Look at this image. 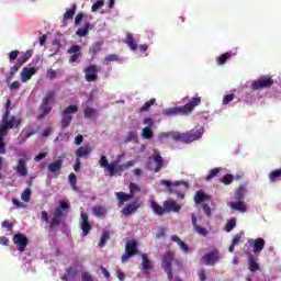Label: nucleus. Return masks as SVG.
Segmentation results:
<instances>
[{
  "mask_svg": "<svg viewBox=\"0 0 281 281\" xmlns=\"http://www.w3.org/2000/svg\"><path fill=\"white\" fill-rule=\"evenodd\" d=\"M157 103V99H150L149 101L145 102L143 106L139 108V113H146V111H150V106Z\"/></svg>",
  "mask_w": 281,
  "mask_h": 281,
  "instance_id": "c9c22d12",
  "label": "nucleus"
},
{
  "mask_svg": "<svg viewBox=\"0 0 281 281\" xmlns=\"http://www.w3.org/2000/svg\"><path fill=\"white\" fill-rule=\"evenodd\" d=\"M12 111V100L7 99L4 104V112L2 115H10V112Z\"/></svg>",
  "mask_w": 281,
  "mask_h": 281,
  "instance_id": "603ef678",
  "label": "nucleus"
},
{
  "mask_svg": "<svg viewBox=\"0 0 281 281\" xmlns=\"http://www.w3.org/2000/svg\"><path fill=\"white\" fill-rule=\"evenodd\" d=\"M171 240H172L173 243H177V245L180 247V249H181L184 254H188V251H190V246H188V244H186L183 240H181V238H179V236L172 235V236H171Z\"/></svg>",
  "mask_w": 281,
  "mask_h": 281,
  "instance_id": "a878e982",
  "label": "nucleus"
},
{
  "mask_svg": "<svg viewBox=\"0 0 281 281\" xmlns=\"http://www.w3.org/2000/svg\"><path fill=\"white\" fill-rule=\"evenodd\" d=\"M81 280L82 281H93V276H91L89 272H82Z\"/></svg>",
  "mask_w": 281,
  "mask_h": 281,
  "instance_id": "0e129e2a",
  "label": "nucleus"
},
{
  "mask_svg": "<svg viewBox=\"0 0 281 281\" xmlns=\"http://www.w3.org/2000/svg\"><path fill=\"white\" fill-rule=\"evenodd\" d=\"M16 172L20 177H27V161L23 158L18 160Z\"/></svg>",
  "mask_w": 281,
  "mask_h": 281,
  "instance_id": "4be33fe9",
  "label": "nucleus"
},
{
  "mask_svg": "<svg viewBox=\"0 0 281 281\" xmlns=\"http://www.w3.org/2000/svg\"><path fill=\"white\" fill-rule=\"evenodd\" d=\"M201 104V97L199 94H195L187 104L175 106V108H168L162 111V114L167 115L168 117L175 116V115H190Z\"/></svg>",
  "mask_w": 281,
  "mask_h": 281,
  "instance_id": "f257e3e1",
  "label": "nucleus"
},
{
  "mask_svg": "<svg viewBox=\"0 0 281 281\" xmlns=\"http://www.w3.org/2000/svg\"><path fill=\"white\" fill-rule=\"evenodd\" d=\"M92 212L94 216H98V218H102V216H106V207L102 205L93 206Z\"/></svg>",
  "mask_w": 281,
  "mask_h": 281,
  "instance_id": "473e14b6",
  "label": "nucleus"
},
{
  "mask_svg": "<svg viewBox=\"0 0 281 281\" xmlns=\"http://www.w3.org/2000/svg\"><path fill=\"white\" fill-rule=\"evenodd\" d=\"M236 201H245V188L239 187L235 193Z\"/></svg>",
  "mask_w": 281,
  "mask_h": 281,
  "instance_id": "c03bdc74",
  "label": "nucleus"
},
{
  "mask_svg": "<svg viewBox=\"0 0 281 281\" xmlns=\"http://www.w3.org/2000/svg\"><path fill=\"white\" fill-rule=\"evenodd\" d=\"M19 69H21V65L19 64H15L13 67H11L9 72L7 74V80H12V78H14V75L19 72Z\"/></svg>",
  "mask_w": 281,
  "mask_h": 281,
  "instance_id": "58836bf2",
  "label": "nucleus"
},
{
  "mask_svg": "<svg viewBox=\"0 0 281 281\" xmlns=\"http://www.w3.org/2000/svg\"><path fill=\"white\" fill-rule=\"evenodd\" d=\"M229 207H232L236 212H247V205H245V202L240 200H237V202H231Z\"/></svg>",
  "mask_w": 281,
  "mask_h": 281,
  "instance_id": "c756f323",
  "label": "nucleus"
},
{
  "mask_svg": "<svg viewBox=\"0 0 281 281\" xmlns=\"http://www.w3.org/2000/svg\"><path fill=\"white\" fill-rule=\"evenodd\" d=\"M203 201H210V195L205 194V192L201 190L196 191L194 195V203H196V205H201Z\"/></svg>",
  "mask_w": 281,
  "mask_h": 281,
  "instance_id": "7c9ffc66",
  "label": "nucleus"
},
{
  "mask_svg": "<svg viewBox=\"0 0 281 281\" xmlns=\"http://www.w3.org/2000/svg\"><path fill=\"white\" fill-rule=\"evenodd\" d=\"M19 54H21V52L19 50H12L9 53V60L10 63H13V60H16V58H19Z\"/></svg>",
  "mask_w": 281,
  "mask_h": 281,
  "instance_id": "bf43d9fd",
  "label": "nucleus"
},
{
  "mask_svg": "<svg viewBox=\"0 0 281 281\" xmlns=\"http://www.w3.org/2000/svg\"><path fill=\"white\" fill-rule=\"evenodd\" d=\"M63 168V160H55L48 165V172H58Z\"/></svg>",
  "mask_w": 281,
  "mask_h": 281,
  "instance_id": "72a5a7b5",
  "label": "nucleus"
},
{
  "mask_svg": "<svg viewBox=\"0 0 281 281\" xmlns=\"http://www.w3.org/2000/svg\"><path fill=\"white\" fill-rule=\"evenodd\" d=\"M271 87H273V79L269 75L262 76L251 83L252 91L269 89Z\"/></svg>",
  "mask_w": 281,
  "mask_h": 281,
  "instance_id": "6e6552de",
  "label": "nucleus"
},
{
  "mask_svg": "<svg viewBox=\"0 0 281 281\" xmlns=\"http://www.w3.org/2000/svg\"><path fill=\"white\" fill-rule=\"evenodd\" d=\"M221 258L218 250H212L211 252L205 254L200 259L201 265H206L207 267H214Z\"/></svg>",
  "mask_w": 281,
  "mask_h": 281,
  "instance_id": "9d476101",
  "label": "nucleus"
},
{
  "mask_svg": "<svg viewBox=\"0 0 281 281\" xmlns=\"http://www.w3.org/2000/svg\"><path fill=\"white\" fill-rule=\"evenodd\" d=\"M109 238H111V232L104 231L101 235V239L99 243L100 249H102V247H104V245H106V240H109Z\"/></svg>",
  "mask_w": 281,
  "mask_h": 281,
  "instance_id": "a19ab883",
  "label": "nucleus"
},
{
  "mask_svg": "<svg viewBox=\"0 0 281 281\" xmlns=\"http://www.w3.org/2000/svg\"><path fill=\"white\" fill-rule=\"evenodd\" d=\"M153 130L150 127L143 128L142 137L143 139H153Z\"/></svg>",
  "mask_w": 281,
  "mask_h": 281,
  "instance_id": "a18cd8bd",
  "label": "nucleus"
},
{
  "mask_svg": "<svg viewBox=\"0 0 281 281\" xmlns=\"http://www.w3.org/2000/svg\"><path fill=\"white\" fill-rule=\"evenodd\" d=\"M31 196H32V190H30V188H27L22 192L21 199H22V201H25V203H29Z\"/></svg>",
  "mask_w": 281,
  "mask_h": 281,
  "instance_id": "de8ad7c7",
  "label": "nucleus"
},
{
  "mask_svg": "<svg viewBox=\"0 0 281 281\" xmlns=\"http://www.w3.org/2000/svg\"><path fill=\"white\" fill-rule=\"evenodd\" d=\"M222 183H224V186H231V183H234V176L233 175H225L223 178H222Z\"/></svg>",
  "mask_w": 281,
  "mask_h": 281,
  "instance_id": "09e8293b",
  "label": "nucleus"
},
{
  "mask_svg": "<svg viewBox=\"0 0 281 281\" xmlns=\"http://www.w3.org/2000/svg\"><path fill=\"white\" fill-rule=\"evenodd\" d=\"M13 243L16 245V249L20 254H23L25 249H27V245L30 244V239L23 233H16L13 236Z\"/></svg>",
  "mask_w": 281,
  "mask_h": 281,
  "instance_id": "9b49d317",
  "label": "nucleus"
},
{
  "mask_svg": "<svg viewBox=\"0 0 281 281\" xmlns=\"http://www.w3.org/2000/svg\"><path fill=\"white\" fill-rule=\"evenodd\" d=\"M10 91H19V89H21V82L20 81H13L10 86H9Z\"/></svg>",
  "mask_w": 281,
  "mask_h": 281,
  "instance_id": "052dcab7",
  "label": "nucleus"
},
{
  "mask_svg": "<svg viewBox=\"0 0 281 281\" xmlns=\"http://www.w3.org/2000/svg\"><path fill=\"white\" fill-rule=\"evenodd\" d=\"M33 55H34V50L32 49H29L25 53H22V56L18 58V64L20 65V67L22 65H25V63H27V60H30Z\"/></svg>",
  "mask_w": 281,
  "mask_h": 281,
  "instance_id": "2f4dec72",
  "label": "nucleus"
},
{
  "mask_svg": "<svg viewBox=\"0 0 281 281\" xmlns=\"http://www.w3.org/2000/svg\"><path fill=\"white\" fill-rule=\"evenodd\" d=\"M58 225H60V217H56L53 215L52 220H50V224H49V229L50 232L55 228L58 227Z\"/></svg>",
  "mask_w": 281,
  "mask_h": 281,
  "instance_id": "8fccbe9b",
  "label": "nucleus"
},
{
  "mask_svg": "<svg viewBox=\"0 0 281 281\" xmlns=\"http://www.w3.org/2000/svg\"><path fill=\"white\" fill-rule=\"evenodd\" d=\"M191 223L194 227V232L199 234V236H207L209 234L207 228L196 224V214L194 213L191 214Z\"/></svg>",
  "mask_w": 281,
  "mask_h": 281,
  "instance_id": "412c9836",
  "label": "nucleus"
},
{
  "mask_svg": "<svg viewBox=\"0 0 281 281\" xmlns=\"http://www.w3.org/2000/svg\"><path fill=\"white\" fill-rule=\"evenodd\" d=\"M124 43L127 44V47H130L132 52H137V43L135 42V37H133V33L126 34Z\"/></svg>",
  "mask_w": 281,
  "mask_h": 281,
  "instance_id": "c85d7f7f",
  "label": "nucleus"
},
{
  "mask_svg": "<svg viewBox=\"0 0 281 281\" xmlns=\"http://www.w3.org/2000/svg\"><path fill=\"white\" fill-rule=\"evenodd\" d=\"M90 29H91V24L89 22H87L85 24V27H80V29L77 30L76 34H77V36L82 38V37H85L89 34Z\"/></svg>",
  "mask_w": 281,
  "mask_h": 281,
  "instance_id": "f704fd0d",
  "label": "nucleus"
},
{
  "mask_svg": "<svg viewBox=\"0 0 281 281\" xmlns=\"http://www.w3.org/2000/svg\"><path fill=\"white\" fill-rule=\"evenodd\" d=\"M133 166H135L134 160H130L123 165H117V161H114L105 167L104 172H108L109 177H115V175H122L124 170H128V168H133Z\"/></svg>",
  "mask_w": 281,
  "mask_h": 281,
  "instance_id": "423d86ee",
  "label": "nucleus"
},
{
  "mask_svg": "<svg viewBox=\"0 0 281 281\" xmlns=\"http://www.w3.org/2000/svg\"><path fill=\"white\" fill-rule=\"evenodd\" d=\"M169 137L172 142H182L183 144H192V142H196V139H201L203 137L202 128H193L186 133L179 132H169Z\"/></svg>",
  "mask_w": 281,
  "mask_h": 281,
  "instance_id": "f03ea898",
  "label": "nucleus"
},
{
  "mask_svg": "<svg viewBox=\"0 0 281 281\" xmlns=\"http://www.w3.org/2000/svg\"><path fill=\"white\" fill-rule=\"evenodd\" d=\"M83 117H86V120H93V117H98V110L91 106H86L83 109Z\"/></svg>",
  "mask_w": 281,
  "mask_h": 281,
  "instance_id": "cd10ccee",
  "label": "nucleus"
},
{
  "mask_svg": "<svg viewBox=\"0 0 281 281\" xmlns=\"http://www.w3.org/2000/svg\"><path fill=\"white\" fill-rule=\"evenodd\" d=\"M248 262H249V271H251V273H256V271L260 269V265L256 262V259H254V257H249Z\"/></svg>",
  "mask_w": 281,
  "mask_h": 281,
  "instance_id": "ea45409f",
  "label": "nucleus"
},
{
  "mask_svg": "<svg viewBox=\"0 0 281 281\" xmlns=\"http://www.w3.org/2000/svg\"><path fill=\"white\" fill-rule=\"evenodd\" d=\"M83 19H85V13L82 12L78 13L75 18V25H80Z\"/></svg>",
  "mask_w": 281,
  "mask_h": 281,
  "instance_id": "e2e57ef3",
  "label": "nucleus"
},
{
  "mask_svg": "<svg viewBox=\"0 0 281 281\" xmlns=\"http://www.w3.org/2000/svg\"><path fill=\"white\" fill-rule=\"evenodd\" d=\"M128 188H130V193H126L124 191H120L115 193V196L119 201V207H122V205H124L126 201H131V199H133V196L137 194V192H142V188L137 186V183L135 182H131Z\"/></svg>",
  "mask_w": 281,
  "mask_h": 281,
  "instance_id": "39448f33",
  "label": "nucleus"
},
{
  "mask_svg": "<svg viewBox=\"0 0 281 281\" xmlns=\"http://www.w3.org/2000/svg\"><path fill=\"white\" fill-rule=\"evenodd\" d=\"M21 124H23V119H21L20 116H15V115L10 116V114H2L0 131L1 133H4L5 135H8L10 131L14 128H19Z\"/></svg>",
  "mask_w": 281,
  "mask_h": 281,
  "instance_id": "7ed1b4c3",
  "label": "nucleus"
},
{
  "mask_svg": "<svg viewBox=\"0 0 281 281\" xmlns=\"http://www.w3.org/2000/svg\"><path fill=\"white\" fill-rule=\"evenodd\" d=\"M165 212H181V205L175 201L167 200L164 202Z\"/></svg>",
  "mask_w": 281,
  "mask_h": 281,
  "instance_id": "393cba45",
  "label": "nucleus"
},
{
  "mask_svg": "<svg viewBox=\"0 0 281 281\" xmlns=\"http://www.w3.org/2000/svg\"><path fill=\"white\" fill-rule=\"evenodd\" d=\"M92 148H91V146H89V145H86V146H80L77 150H76V153H75V155H76V158L77 159H87L88 157H89V155H91V153H92Z\"/></svg>",
  "mask_w": 281,
  "mask_h": 281,
  "instance_id": "aec40b11",
  "label": "nucleus"
},
{
  "mask_svg": "<svg viewBox=\"0 0 281 281\" xmlns=\"http://www.w3.org/2000/svg\"><path fill=\"white\" fill-rule=\"evenodd\" d=\"M104 60L106 63H120V56H117L115 54H110V55L105 56Z\"/></svg>",
  "mask_w": 281,
  "mask_h": 281,
  "instance_id": "864d4df0",
  "label": "nucleus"
},
{
  "mask_svg": "<svg viewBox=\"0 0 281 281\" xmlns=\"http://www.w3.org/2000/svg\"><path fill=\"white\" fill-rule=\"evenodd\" d=\"M68 181H69V183H70L72 190H74L75 192H78V184H77V183H78V179H77V177H76V173L71 172V173L68 176Z\"/></svg>",
  "mask_w": 281,
  "mask_h": 281,
  "instance_id": "e433bc0d",
  "label": "nucleus"
},
{
  "mask_svg": "<svg viewBox=\"0 0 281 281\" xmlns=\"http://www.w3.org/2000/svg\"><path fill=\"white\" fill-rule=\"evenodd\" d=\"M56 102V92L50 91L48 92L42 100L40 109L42 113L37 116V120H45L48 113H52V104Z\"/></svg>",
  "mask_w": 281,
  "mask_h": 281,
  "instance_id": "20e7f679",
  "label": "nucleus"
},
{
  "mask_svg": "<svg viewBox=\"0 0 281 281\" xmlns=\"http://www.w3.org/2000/svg\"><path fill=\"white\" fill-rule=\"evenodd\" d=\"M142 205H144V202H142L139 198H136L132 203L126 204L121 212L123 216H133V214H135V212L142 207Z\"/></svg>",
  "mask_w": 281,
  "mask_h": 281,
  "instance_id": "f8f14e48",
  "label": "nucleus"
},
{
  "mask_svg": "<svg viewBox=\"0 0 281 281\" xmlns=\"http://www.w3.org/2000/svg\"><path fill=\"white\" fill-rule=\"evenodd\" d=\"M221 172V168H214L212 169L209 175L206 176V181H211V179H214Z\"/></svg>",
  "mask_w": 281,
  "mask_h": 281,
  "instance_id": "5fc2aeb1",
  "label": "nucleus"
},
{
  "mask_svg": "<svg viewBox=\"0 0 281 281\" xmlns=\"http://www.w3.org/2000/svg\"><path fill=\"white\" fill-rule=\"evenodd\" d=\"M104 5V1L103 0H98L97 2H94L91 7V11L92 12H98V10H100V8H102Z\"/></svg>",
  "mask_w": 281,
  "mask_h": 281,
  "instance_id": "4d7b16f0",
  "label": "nucleus"
},
{
  "mask_svg": "<svg viewBox=\"0 0 281 281\" xmlns=\"http://www.w3.org/2000/svg\"><path fill=\"white\" fill-rule=\"evenodd\" d=\"M76 10H77V7L76 4H74L71 9L67 10L64 13V21H69V19H74V16L76 15Z\"/></svg>",
  "mask_w": 281,
  "mask_h": 281,
  "instance_id": "79ce46f5",
  "label": "nucleus"
},
{
  "mask_svg": "<svg viewBox=\"0 0 281 281\" xmlns=\"http://www.w3.org/2000/svg\"><path fill=\"white\" fill-rule=\"evenodd\" d=\"M234 227H236V218L235 217L227 221V224L225 226V232L229 233L234 229Z\"/></svg>",
  "mask_w": 281,
  "mask_h": 281,
  "instance_id": "49530a36",
  "label": "nucleus"
},
{
  "mask_svg": "<svg viewBox=\"0 0 281 281\" xmlns=\"http://www.w3.org/2000/svg\"><path fill=\"white\" fill-rule=\"evenodd\" d=\"M202 209L204 214H206V216H212V209L207 205V204H202Z\"/></svg>",
  "mask_w": 281,
  "mask_h": 281,
  "instance_id": "69168bd1",
  "label": "nucleus"
},
{
  "mask_svg": "<svg viewBox=\"0 0 281 281\" xmlns=\"http://www.w3.org/2000/svg\"><path fill=\"white\" fill-rule=\"evenodd\" d=\"M244 233H239L235 235L232 239V245L236 247V245H240V240H243Z\"/></svg>",
  "mask_w": 281,
  "mask_h": 281,
  "instance_id": "6e6d98bb",
  "label": "nucleus"
},
{
  "mask_svg": "<svg viewBox=\"0 0 281 281\" xmlns=\"http://www.w3.org/2000/svg\"><path fill=\"white\" fill-rule=\"evenodd\" d=\"M172 260H175V254L172 252H166L162 257V269L167 272L169 280H172Z\"/></svg>",
  "mask_w": 281,
  "mask_h": 281,
  "instance_id": "4468645a",
  "label": "nucleus"
},
{
  "mask_svg": "<svg viewBox=\"0 0 281 281\" xmlns=\"http://www.w3.org/2000/svg\"><path fill=\"white\" fill-rule=\"evenodd\" d=\"M67 54L70 55L68 60L70 64L77 63V60L82 56V46L76 44L71 45L68 48Z\"/></svg>",
  "mask_w": 281,
  "mask_h": 281,
  "instance_id": "dca6fc26",
  "label": "nucleus"
},
{
  "mask_svg": "<svg viewBox=\"0 0 281 281\" xmlns=\"http://www.w3.org/2000/svg\"><path fill=\"white\" fill-rule=\"evenodd\" d=\"M234 100V94H226L223 99V104H228L229 102H232Z\"/></svg>",
  "mask_w": 281,
  "mask_h": 281,
  "instance_id": "338daca9",
  "label": "nucleus"
},
{
  "mask_svg": "<svg viewBox=\"0 0 281 281\" xmlns=\"http://www.w3.org/2000/svg\"><path fill=\"white\" fill-rule=\"evenodd\" d=\"M142 258H143V262H142V267L144 269V273L146 276H150V270L155 269V267L153 266V262L150 261V259L148 258V255L146 254H143L142 255Z\"/></svg>",
  "mask_w": 281,
  "mask_h": 281,
  "instance_id": "5701e85b",
  "label": "nucleus"
},
{
  "mask_svg": "<svg viewBox=\"0 0 281 281\" xmlns=\"http://www.w3.org/2000/svg\"><path fill=\"white\" fill-rule=\"evenodd\" d=\"M76 113H78V105H68L66 109L63 110L60 121V126L63 131L71 126V122L74 121V116L71 115Z\"/></svg>",
  "mask_w": 281,
  "mask_h": 281,
  "instance_id": "0eeeda50",
  "label": "nucleus"
},
{
  "mask_svg": "<svg viewBox=\"0 0 281 281\" xmlns=\"http://www.w3.org/2000/svg\"><path fill=\"white\" fill-rule=\"evenodd\" d=\"M8 134L1 132L0 130V155H5L7 149H5V142L4 138L7 137Z\"/></svg>",
  "mask_w": 281,
  "mask_h": 281,
  "instance_id": "37998d69",
  "label": "nucleus"
},
{
  "mask_svg": "<svg viewBox=\"0 0 281 281\" xmlns=\"http://www.w3.org/2000/svg\"><path fill=\"white\" fill-rule=\"evenodd\" d=\"M99 165L101 166V168H106L110 165L106 156H101Z\"/></svg>",
  "mask_w": 281,
  "mask_h": 281,
  "instance_id": "680f3d73",
  "label": "nucleus"
},
{
  "mask_svg": "<svg viewBox=\"0 0 281 281\" xmlns=\"http://www.w3.org/2000/svg\"><path fill=\"white\" fill-rule=\"evenodd\" d=\"M198 276H199V280H200V281H205V280H207V274L205 273V270H200V271L198 272Z\"/></svg>",
  "mask_w": 281,
  "mask_h": 281,
  "instance_id": "774afa93",
  "label": "nucleus"
},
{
  "mask_svg": "<svg viewBox=\"0 0 281 281\" xmlns=\"http://www.w3.org/2000/svg\"><path fill=\"white\" fill-rule=\"evenodd\" d=\"M160 183L161 186H166L167 188H177V186H184L186 190L190 188V184L183 181H176L172 183L169 180H161Z\"/></svg>",
  "mask_w": 281,
  "mask_h": 281,
  "instance_id": "bb28decb",
  "label": "nucleus"
},
{
  "mask_svg": "<svg viewBox=\"0 0 281 281\" xmlns=\"http://www.w3.org/2000/svg\"><path fill=\"white\" fill-rule=\"evenodd\" d=\"M153 160L156 166L153 167V165H150V161H148L146 165L147 170H154L155 172H161V168H164L165 164H164V157L160 156L159 150H157V149L154 150Z\"/></svg>",
  "mask_w": 281,
  "mask_h": 281,
  "instance_id": "ddd939ff",
  "label": "nucleus"
},
{
  "mask_svg": "<svg viewBox=\"0 0 281 281\" xmlns=\"http://www.w3.org/2000/svg\"><path fill=\"white\" fill-rule=\"evenodd\" d=\"M36 71H38L37 68L31 67H24L21 71V81L27 82V80H32V76H36Z\"/></svg>",
  "mask_w": 281,
  "mask_h": 281,
  "instance_id": "6ab92c4d",
  "label": "nucleus"
},
{
  "mask_svg": "<svg viewBox=\"0 0 281 281\" xmlns=\"http://www.w3.org/2000/svg\"><path fill=\"white\" fill-rule=\"evenodd\" d=\"M232 58V53L227 52L222 54L220 57L216 58L217 65H225Z\"/></svg>",
  "mask_w": 281,
  "mask_h": 281,
  "instance_id": "4c0bfd02",
  "label": "nucleus"
},
{
  "mask_svg": "<svg viewBox=\"0 0 281 281\" xmlns=\"http://www.w3.org/2000/svg\"><path fill=\"white\" fill-rule=\"evenodd\" d=\"M81 216V223H80V227H81V236H89V233L91 232V229H93V226H91V223H89V214L81 212L80 214Z\"/></svg>",
  "mask_w": 281,
  "mask_h": 281,
  "instance_id": "2eb2a0df",
  "label": "nucleus"
},
{
  "mask_svg": "<svg viewBox=\"0 0 281 281\" xmlns=\"http://www.w3.org/2000/svg\"><path fill=\"white\" fill-rule=\"evenodd\" d=\"M87 82H95L98 80V66L91 65L85 69Z\"/></svg>",
  "mask_w": 281,
  "mask_h": 281,
  "instance_id": "f3484780",
  "label": "nucleus"
},
{
  "mask_svg": "<svg viewBox=\"0 0 281 281\" xmlns=\"http://www.w3.org/2000/svg\"><path fill=\"white\" fill-rule=\"evenodd\" d=\"M1 226L7 229L8 232H12L14 224L10 223V221L5 220L1 223Z\"/></svg>",
  "mask_w": 281,
  "mask_h": 281,
  "instance_id": "13d9d810",
  "label": "nucleus"
},
{
  "mask_svg": "<svg viewBox=\"0 0 281 281\" xmlns=\"http://www.w3.org/2000/svg\"><path fill=\"white\" fill-rule=\"evenodd\" d=\"M149 202L153 212L156 213L157 216H164L166 214V206L159 205V203H157V201L154 199L149 200Z\"/></svg>",
  "mask_w": 281,
  "mask_h": 281,
  "instance_id": "b1692460",
  "label": "nucleus"
},
{
  "mask_svg": "<svg viewBox=\"0 0 281 281\" xmlns=\"http://www.w3.org/2000/svg\"><path fill=\"white\" fill-rule=\"evenodd\" d=\"M138 249H137V241L136 240H130L125 245V254L121 258V262H128L133 256H137Z\"/></svg>",
  "mask_w": 281,
  "mask_h": 281,
  "instance_id": "1a4fd4ad",
  "label": "nucleus"
},
{
  "mask_svg": "<svg viewBox=\"0 0 281 281\" xmlns=\"http://www.w3.org/2000/svg\"><path fill=\"white\" fill-rule=\"evenodd\" d=\"M90 52L93 54V56H95V54H100V52H102V44L95 43L91 46Z\"/></svg>",
  "mask_w": 281,
  "mask_h": 281,
  "instance_id": "3c124183",
  "label": "nucleus"
},
{
  "mask_svg": "<svg viewBox=\"0 0 281 281\" xmlns=\"http://www.w3.org/2000/svg\"><path fill=\"white\" fill-rule=\"evenodd\" d=\"M248 245H252L254 254H260V251H262V249H265L266 241H265V239L259 237L257 239H248Z\"/></svg>",
  "mask_w": 281,
  "mask_h": 281,
  "instance_id": "a211bd4d",
  "label": "nucleus"
}]
</instances>
